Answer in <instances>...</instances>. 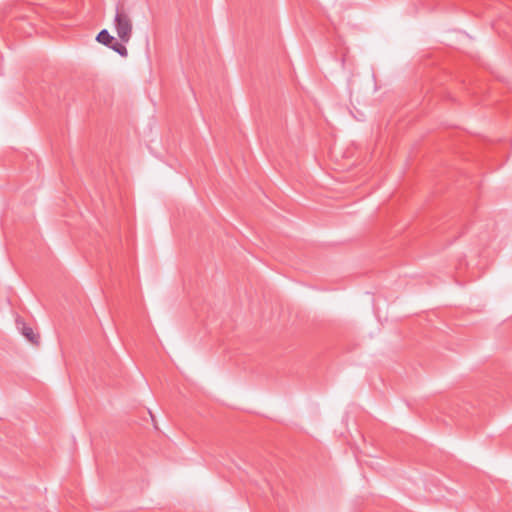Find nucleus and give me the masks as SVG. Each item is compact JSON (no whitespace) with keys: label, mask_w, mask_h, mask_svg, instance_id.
<instances>
[{"label":"nucleus","mask_w":512,"mask_h":512,"mask_svg":"<svg viewBox=\"0 0 512 512\" xmlns=\"http://www.w3.org/2000/svg\"><path fill=\"white\" fill-rule=\"evenodd\" d=\"M113 23L120 41L122 43H128L132 37L133 23L123 3L116 5Z\"/></svg>","instance_id":"1"},{"label":"nucleus","mask_w":512,"mask_h":512,"mask_svg":"<svg viewBox=\"0 0 512 512\" xmlns=\"http://www.w3.org/2000/svg\"><path fill=\"white\" fill-rule=\"evenodd\" d=\"M96 40L105 45L106 47L112 49L116 53H118L122 57H127L128 51L125 45L122 42L117 41L107 29L101 30L97 36Z\"/></svg>","instance_id":"2"},{"label":"nucleus","mask_w":512,"mask_h":512,"mask_svg":"<svg viewBox=\"0 0 512 512\" xmlns=\"http://www.w3.org/2000/svg\"><path fill=\"white\" fill-rule=\"evenodd\" d=\"M22 334L33 344H38L39 335L35 334L33 329L27 326L25 323H22Z\"/></svg>","instance_id":"3"}]
</instances>
